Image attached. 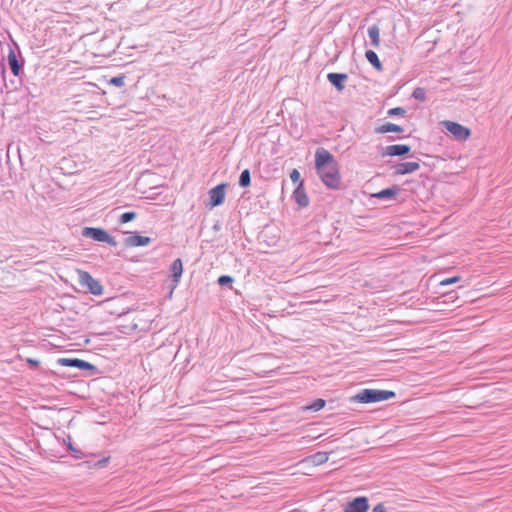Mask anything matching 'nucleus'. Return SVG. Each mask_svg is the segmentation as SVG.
I'll list each match as a JSON object with an SVG mask.
<instances>
[{"label": "nucleus", "mask_w": 512, "mask_h": 512, "mask_svg": "<svg viewBox=\"0 0 512 512\" xmlns=\"http://www.w3.org/2000/svg\"><path fill=\"white\" fill-rule=\"evenodd\" d=\"M419 168H420V165L418 162H404V163L397 164L394 167V170H395V174H397V175H405V174L413 173V172L417 171Z\"/></svg>", "instance_id": "nucleus-10"}, {"label": "nucleus", "mask_w": 512, "mask_h": 512, "mask_svg": "<svg viewBox=\"0 0 512 512\" xmlns=\"http://www.w3.org/2000/svg\"><path fill=\"white\" fill-rule=\"evenodd\" d=\"M413 97L416 100L424 101L426 99V91L424 88L418 87L413 91Z\"/></svg>", "instance_id": "nucleus-22"}, {"label": "nucleus", "mask_w": 512, "mask_h": 512, "mask_svg": "<svg viewBox=\"0 0 512 512\" xmlns=\"http://www.w3.org/2000/svg\"><path fill=\"white\" fill-rule=\"evenodd\" d=\"M171 273H172L171 276H172V279L174 282L173 288H175L178 285V283L180 282V278L183 273V264H182L181 259L178 258L173 261V263L171 265Z\"/></svg>", "instance_id": "nucleus-12"}, {"label": "nucleus", "mask_w": 512, "mask_h": 512, "mask_svg": "<svg viewBox=\"0 0 512 512\" xmlns=\"http://www.w3.org/2000/svg\"><path fill=\"white\" fill-rule=\"evenodd\" d=\"M369 509L368 498L360 496L348 502L344 512H367Z\"/></svg>", "instance_id": "nucleus-6"}, {"label": "nucleus", "mask_w": 512, "mask_h": 512, "mask_svg": "<svg viewBox=\"0 0 512 512\" xmlns=\"http://www.w3.org/2000/svg\"><path fill=\"white\" fill-rule=\"evenodd\" d=\"M293 197L296 201V203L301 207H306L309 204V198L306 194L304 183L303 181H300L297 188L295 189L293 193Z\"/></svg>", "instance_id": "nucleus-9"}, {"label": "nucleus", "mask_w": 512, "mask_h": 512, "mask_svg": "<svg viewBox=\"0 0 512 512\" xmlns=\"http://www.w3.org/2000/svg\"><path fill=\"white\" fill-rule=\"evenodd\" d=\"M290 178H291V180H292L293 182H295V183H297V182H298V183H300V181H302V180L300 179V178H301L300 173H299V171H298L297 169H293V170L291 171V173H290Z\"/></svg>", "instance_id": "nucleus-29"}, {"label": "nucleus", "mask_w": 512, "mask_h": 512, "mask_svg": "<svg viewBox=\"0 0 512 512\" xmlns=\"http://www.w3.org/2000/svg\"><path fill=\"white\" fill-rule=\"evenodd\" d=\"M368 35L371 39L372 45L376 48L379 47V45H380V30H379L378 26L373 25V26L369 27Z\"/></svg>", "instance_id": "nucleus-20"}, {"label": "nucleus", "mask_w": 512, "mask_h": 512, "mask_svg": "<svg viewBox=\"0 0 512 512\" xmlns=\"http://www.w3.org/2000/svg\"><path fill=\"white\" fill-rule=\"evenodd\" d=\"M125 243L129 247L145 246L150 243V238L133 234L126 238Z\"/></svg>", "instance_id": "nucleus-13"}, {"label": "nucleus", "mask_w": 512, "mask_h": 512, "mask_svg": "<svg viewBox=\"0 0 512 512\" xmlns=\"http://www.w3.org/2000/svg\"><path fill=\"white\" fill-rule=\"evenodd\" d=\"M410 152V147L404 144L390 145L385 148V155L387 156H402Z\"/></svg>", "instance_id": "nucleus-11"}, {"label": "nucleus", "mask_w": 512, "mask_h": 512, "mask_svg": "<svg viewBox=\"0 0 512 512\" xmlns=\"http://www.w3.org/2000/svg\"><path fill=\"white\" fill-rule=\"evenodd\" d=\"M251 178H250V171L248 169H245L242 171L240 178H239V184L242 187H247L250 185Z\"/></svg>", "instance_id": "nucleus-21"}, {"label": "nucleus", "mask_w": 512, "mask_h": 512, "mask_svg": "<svg viewBox=\"0 0 512 512\" xmlns=\"http://www.w3.org/2000/svg\"><path fill=\"white\" fill-rule=\"evenodd\" d=\"M398 193L399 189L397 187H392L374 193L372 196L378 199H393L398 195Z\"/></svg>", "instance_id": "nucleus-16"}, {"label": "nucleus", "mask_w": 512, "mask_h": 512, "mask_svg": "<svg viewBox=\"0 0 512 512\" xmlns=\"http://www.w3.org/2000/svg\"><path fill=\"white\" fill-rule=\"evenodd\" d=\"M375 131H376V133H380V134L389 133V132L402 133L403 128L401 126L393 124V123H385V124L377 127Z\"/></svg>", "instance_id": "nucleus-18"}, {"label": "nucleus", "mask_w": 512, "mask_h": 512, "mask_svg": "<svg viewBox=\"0 0 512 512\" xmlns=\"http://www.w3.org/2000/svg\"><path fill=\"white\" fill-rule=\"evenodd\" d=\"M365 57L376 70L381 71L383 69L382 63L380 62L377 54L373 50H367L365 53Z\"/></svg>", "instance_id": "nucleus-19"}, {"label": "nucleus", "mask_w": 512, "mask_h": 512, "mask_svg": "<svg viewBox=\"0 0 512 512\" xmlns=\"http://www.w3.org/2000/svg\"><path fill=\"white\" fill-rule=\"evenodd\" d=\"M315 170L325 187L331 190L342 189L340 165L325 148L320 147L315 151Z\"/></svg>", "instance_id": "nucleus-1"}, {"label": "nucleus", "mask_w": 512, "mask_h": 512, "mask_svg": "<svg viewBox=\"0 0 512 512\" xmlns=\"http://www.w3.org/2000/svg\"><path fill=\"white\" fill-rule=\"evenodd\" d=\"M460 280H461L460 276H453V277L445 278L442 281H440V285L441 286H447V285H451V284L457 283Z\"/></svg>", "instance_id": "nucleus-24"}, {"label": "nucleus", "mask_w": 512, "mask_h": 512, "mask_svg": "<svg viewBox=\"0 0 512 512\" xmlns=\"http://www.w3.org/2000/svg\"><path fill=\"white\" fill-rule=\"evenodd\" d=\"M329 82L334 85L338 90H343L344 85L343 81L347 79L346 74H339V73H329L327 76Z\"/></svg>", "instance_id": "nucleus-15"}, {"label": "nucleus", "mask_w": 512, "mask_h": 512, "mask_svg": "<svg viewBox=\"0 0 512 512\" xmlns=\"http://www.w3.org/2000/svg\"><path fill=\"white\" fill-rule=\"evenodd\" d=\"M233 279L230 276L222 275L218 278L219 285L223 286L229 283H232Z\"/></svg>", "instance_id": "nucleus-28"}, {"label": "nucleus", "mask_w": 512, "mask_h": 512, "mask_svg": "<svg viewBox=\"0 0 512 512\" xmlns=\"http://www.w3.org/2000/svg\"><path fill=\"white\" fill-rule=\"evenodd\" d=\"M124 80H125V76H123V75L113 77L110 79V84L117 86V87H122V86H124Z\"/></svg>", "instance_id": "nucleus-25"}, {"label": "nucleus", "mask_w": 512, "mask_h": 512, "mask_svg": "<svg viewBox=\"0 0 512 512\" xmlns=\"http://www.w3.org/2000/svg\"><path fill=\"white\" fill-rule=\"evenodd\" d=\"M395 397V392L379 389H363L352 400L358 403H375L386 401Z\"/></svg>", "instance_id": "nucleus-2"}, {"label": "nucleus", "mask_w": 512, "mask_h": 512, "mask_svg": "<svg viewBox=\"0 0 512 512\" xmlns=\"http://www.w3.org/2000/svg\"><path fill=\"white\" fill-rule=\"evenodd\" d=\"M441 125L449 131L456 140L465 141L470 138L471 130L457 122L445 120Z\"/></svg>", "instance_id": "nucleus-3"}, {"label": "nucleus", "mask_w": 512, "mask_h": 512, "mask_svg": "<svg viewBox=\"0 0 512 512\" xmlns=\"http://www.w3.org/2000/svg\"><path fill=\"white\" fill-rule=\"evenodd\" d=\"M386 509L384 507V505L382 503H379L377 504L374 508H373V512H385Z\"/></svg>", "instance_id": "nucleus-30"}, {"label": "nucleus", "mask_w": 512, "mask_h": 512, "mask_svg": "<svg viewBox=\"0 0 512 512\" xmlns=\"http://www.w3.org/2000/svg\"><path fill=\"white\" fill-rule=\"evenodd\" d=\"M109 461V458H105L97 463L98 466H105Z\"/></svg>", "instance_id": "nucleus-32"}, {"label": "nucleus", "mask_w": 512, "mask_h": 512, "mask_svg": "<svg viewBox=\"0 0 512 512\" xmlns=\"http://www.w3.org/2000/svg\"><path fill=\"white\" fill-rule=\"evenodd\" d=\"M226 184H219L209 191V206L211 208L223 204L226 196Z\"/></svg>", "instance_id": "nucleus-5"}, {"label": "nucleus", "mask_w": 512, "mask_h": 512, "mask_svg": "<svg viewBox=\"0 0 512 512\" xmlns=\"http://www.w3.org/2000/svg\"><path fill=\"white\" fill-rule=\"evenodd\" d=\"M79 282L82 286L87 287L89 292L93 295H101L103 293V287L98 280L93 278L86 271H78Z\"/></svg>", "instance_id": "nucleus-4"}, {"label": "nucleus", "mask_w": 512, "mask_h": 512, "mask_svg": "<svg viewBox=\"0 0 512 512\" xmlns=\"http://www.w3.org/2000/svg\"><path fill=\"white\" fill-rule=\"evenodd\" d=\"M8 63L11 69V72L14 76H18L20 74L21 66L18 62L17 56L13 50H10L8 54Z\"/></svg>", "instance_id": "nucleus-17"}, {"label": "nucleus", "mask_w": 512, "mask_h": 512, "mask_svg": "<svg viewBox=\"0 0 512 512\" xmlns=\"http://www.w3.org/2000/svg\"><path fill=\"white\" fill-rule=\"evenodd\" d=\"M58 364L64 367H77L83 370L91 369L92 365L81 359H71V358H59L57 360Z\"/></svg>", "instance_id": "nucleus-8"}, {"label": "nucleus", "mask_w": 512, "mask_h": 512, "mask_svg": "<svg viewBox=\"0 0 512 512\" xmlns=\"http://www.w3.org/2000/svg\"><path fill=\"white\" fill-rule=\"evenodd\" d=\"M389 116H396V115H403L405 113V110L401 107H395L388 110Z\"/></svg>", "instance_id": "nucleus-27"}, {"label": "nucleus", "mask_w": 512, "mask_h": 512, "mask_svg": "<svg viewBox=\"0 0 512 512\" xmlns=\"http://www.w3.org/2000/svg\"><path fill=\"white\" fill-rule=\"evenodd\" d=\"M27 363L32 367H37L39 365V361L33 358H27Z\"/></svg>", "instance_id": "nucleus-31"}, {"label": "nucleus", "mask_w": 512, "mask_h": 512, "mask_svg": "<svg viewBox=\"0 0 512 512\" xmlns=\"http://www.w3.org/2000/svg\"><path fill=\"white\" fill-rule=\"evenodd\" d=\"M328 459H329V453L320 451V452H317V453L313 454L312 456L308 457L307 459H305V461L310 462L314 466H319V465L326 463L328 461Z\"/></svg>", "instance_id": "nucleus-14"}, {"label": "nucleus", "mask_w": 512, "mask_h": 512, "mask_svg": "<svg viewBox=\"0 0 512 512\" xmlns=\"http://www.w3.org/2000/svg\"><path fill=\"white\" fill-rule=\"evenodd\" d=\"M83 236L92 238L98 242H111V238L108 233L101 228L86 227L83 230Z\"/></svg>", "instance_id": "nucleus-7"}, {"label": "nucleus", "mask_w": 512, "mask_h": 512, "mask_svg": "<svg viewBox=\"0 0 512 512\" xmlns=\"http://www.w3.org/2000/svg\"><path fill=\"white\" fill-rule=\"evenodd\" d=\"M325 406V401L323 399L315 400L311 405L307 406L306 409L318 411Z\"/></svg>", "instance_id": "nucleus-23"}, {"label": "nucleus", "mask_w": 512, "mask_h": 512, "mask_svg": "<svg viewBox=\"0 0 512 512\" xmlns=\"http://www.w3.org/2000/svg\"><path fill=\"white\" fill-rule=\"evenodd\" d=\"M136 217L134 212H125L121 215L120 220L122 223H127L132 221Z\"/></svg>", "instance_id": "nucleus-26"}]
</instances>
